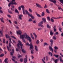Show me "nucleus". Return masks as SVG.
I'll list each match as a JSON object with an SVG mask.
<instances>
[{
  "instance_id": "nucleus-13",
  "label": "nucleus",
  "mask_w": 63,
  "mask_h": 63,
  "mask_svg": "<svg viewBox=\"0 0 63 63\" xmlns=\"http://www.w3.org/2000/svg\"><path fill=\"white\" fill-rule=\"evenodd\" d=\"M35 48L36 51H38L39 50V49L38 48V47L36 46H35Z\"/></svg>"
},
{
  "instance_id": "nucleus-39",
  "label": "nucleus",
  "mask_w": 63,
  "mask_h": 63,
  "mask_svg": "<svg viewBox=\"0 0 63 63\" xmlns=\"http://www.w3.org/2000/svg\"><path fill=\"white\" fill-rule=\"evenodd\" d=\"M45 58L46 59V60L47 61L48 60V57H47V56H46Z\"/></svg>"
},
{
  "instance_id": "nucleus-29",
  "label": "nucleus",
  "mask_w": 63,
  "mask_h": 63,
  "mask_svg": "<svg viewBox=\"0 0 63 63\" xmlns=\"http://www.w3.org/2000/svg\"><path fill=\"white\" fill-rule=\"evenodd\" d=\"M45 16V13L44 12H43L42 13V16Z\"/></svg>"
},
{
  "instance_id": "nucleus-48",
  "label": "nucleus",
  "mask_w": 63,
  "mask_h": 63,
  "mask_svg": "<svg viewBox=\"0 0 63 63\" xmlns=\"http://www.w3.org/2000/svg\"><path fill=\"white\" fill-rule=\"evenodd\" d=\"M31 17L32 19H34V18H35V17H34V16H33L32 15L31 16Z\"/></svg>"
},
{
  "instance_id": "nucleus-33",
  "label": "nucleus",
  "mask_w": 63,
  "mask_h": 63,
  "mask_svg": "<svg viewBox=\"0 0 63 63\" xmlns=\"http://www.w3.org/2000/svg\"><path fill=\"white\" fill-rule=\"evenodd\" d=\"M44 46H48V44L46 43H45L44 44Z\"/></svg>"
},
{
  "instance_id": "nucleus-44",
  "label": "nucleus",
  "mask_w": 63,
  "mask_h": 63,
  "mask_svg": "<svg viewBox=\"0 0 63 63\" xmlns=\"http://www.w3.org/2000/svg\"><path fill=\"white\" fill-rule=\"evenodd\" d=\"M31 53L32 54H33L34 53V50H32L31 51Z\"/></svg>"
},
{
  "instance_id": "nucleus-6",
  "label": "nucleus",
  "mask_w": 63,
  "mask_h": 63,
  "mask_svg": "<svg viewBox=\"0 0 63 63\" xmlns=\"http://www.w3.org/2000/svg\"><path fill=\"white\" fill-rule=\"evenodd\" d=\"M11 5H17V3L16 2H15L14 3V2L13 1H11L10 3Z\"/></svg>"
},
{
  "instance_id": "nucleus-57",
  "label": "nucleus",
  "mask_w": 63,
  "mask_h": 63,
  "mask_svg": "<svg viewBox=\"0 0 63 63\" xmlns=\"http://www.w3.org/2000/svg\"><path fill=\"white\" fill-rule=\"evenodd\" d=\"M33 23H36V20H33Z\"/></svg>"
},
{
  "instance_id": "nucleus-58",
  "label": "nucleus",
  "mask_w": 63,
  "mask_h": 63,
  "mask_svg": "<svg viewBox=\"0 0 63 63\" xmlns=\"http://www.w3.org/2000/svg\"><path fill=\"white\" fill-rule=\"evenodd\" d=\"M7 16L8 17H9L10 18L11 17V16L10 15H7Z\"/></svg>"
},
{
  "instance_id": "nucleus-17",
  "label": "nucleus",
  "mask_w": 63,
  "mask_h": 63,
  "mask_svg": "<svg viewBox=\"0 0 63 63\" xmlns=\"http://www.w3.org/2000/svg\"><path fill=\"white\" fill-rule=\"evenodd\" d=\"M9 13H10V14H13V13L9 9H8V11Z\"/></svg>"
},
{
  "instance_id": "nucleus-27",
  "label": "nucleus",
  "mask_w": 63,
  "mask_h": 63,
  "mask_svg": "<svg viewBox=\"0 0 63 63\" xmlns=\"http://www.w3.org/2000/svg\"><path fill=\"white\" fill-rule=\"evenodd\" d=\"M48 54L49 55H51V56H52V53H51V52H49Z\"/></svg>"
},
{
  "instance_id": "nucleus-26",
  "label": "nucleus",
  "mask_w": 63,
  "mask_h": 63,
  "mask_svg": "<svg viewBox=\"0 0 63 63\" xmlns=\"http://www.w3.org/2000/svg\"><path fill=\"white\" fill-rule=\"evenodd\" d=\"M15 13H18V10H17L16 9V8H15Z\"/></svg>"
},
{
  "instance_id": "nucleus-18",
  "label": "nucleus",
  "mask_w": 63,
  "mask_h": 63,
  "mask_svg": "<svg viewBox=\"0 0 63 63\" xmlns=\"http://www.w3.org/2000/svg\"><path fill=\"white\" fill-rule=\"evenodd\" d=\"M50 30L51 31L50 33V34L51 36H52V35H53V32L52 31H51V30L50 29Z\"/></svg>"
},
{
  "instance_id": "nucleus-8",
  "label": "nucleus",
  "mask_w": 63,
  "mask_h": 63,
  "mask_svg": "<svg viewBox=\"0 0 63 63\" xmlns=\"http://www.w3.org/2000/svg\"><path fill=\"white\" fill-rule=\"evenodd\" d=\"M36 5L37 6V7H38V8H41L42 9L43 8L38 3H36Z\"/></svg>"
},
{
  "instance_id": "nucleus-40",
  "label": "nucleus",
  "mask_w": 63,
  "mask_h": 63,
  "mask_svg": "<svg viewBox=\"0 0 63 63\" xmlns=\"http://www.w3.org/2000/svg\"><path fill=\"white\" fill-rule=\"evenodd\" d=\"M60 60L61 62H62V57H61V56H60Z\"/></svg>"
},
{
  "instance_id": "nucleus-4",
  "label": "nucleus",
  "mask_w": 63,
  "mask_h": 63,
  "mask_svg": "<svg viewBox=\"0 0 63 63\" xmlns=\"http://www.w3.org/2000/svg\"><path fill=\"white\" fill-rule=\"evenodd\" d=\"M16 32L17 35H21L22 33V32L19 30L17 31Z\"/></svg>"
},
{
  "instance_id": "nucleus-46",
  "label": "nucleus",
  "mask_w": 63,
  "mask_h": 63,
  "mask_svg": "<svg viewBox=\"0 0 63 63\" xmlns=\"http://www.w3.org/2000/svg\"><path fill=\"white\" fill-rule=\"evenodd\" d=\"M36 15L37 16H38V17H41V15H40L37 14V13H36Z\"/></svg>"
},
{
  "instance_id": "nucleus-30",
  "label": "nucleus",
  "mask_w": 63,
  "mask_h": 63,
  "mask_svg": "<svg viewBox=\"0 0 63 63\" xmlns=\"http://www.w3.org/2000/svg\"><path fill=\"white\" fill-rule=\"evenodd\" d=\"M53 39L54 40H56V37L55 36H53Z\"/></svg>"
},
{
  "instance_id": "nucleus-21",
  "label": "nucleus",
  "mask_w": 63,
  "mask_h": 63,
  "mask_svg": "<svg viewBox=\"0 0 63 63\" xmlns=\"http://www.w3.org/2000/svg\"><path fill=\"white\" fill-rule=\"evenodd\" d=\"M8 58L5 59L4 60V62L6 63H8Z\"/></svg>"
},
{
  "instance_id": "nucleus-9",
  "label": "nucleus",
  "mask_w": 63,
  "mask_h": 63,
  "mask_svg": "<svg viewBox=\"0 0 63 63\" xmlns=\"http://www.w3.org/2000/svg\"><path fill=\"white\" fill-rule=\"evenodd\" d=\"M49 50L50 51H52V52H53V48H52V47L51 46H50L49 47Z\"/></svg>"
},
{
  "instance_id": "nucleus-45",
  "label": "nucleus",
  "mask_w": 63,
  "mask_h": 63,
  "mask_svg": "<svg viewBox=\"0 0 63 63\" xmlns=\"http://www.w3.org/2000/svg\"><path fill=\"white\" fill-rule=\"evenodd\" d=\"M28 16H30V17H31V16L32 15V14L30 13H29V14H28Z\"/></svg>"
},
{
  "instance_id": "nucleus-64",
  "label": "nucleus",
  "mask_w": 63,
  "mask_h": 63,
  "mask_svg": "<svg viewBox=\"0 0 63 63\" xmlns=\"http://www.w3.org/2000/svg\"><path fill=\"white\" fill-rule=\"evenodd\" d=\"M33 35H34V36H36V37L37 35H36V34H35V32H34L33 33Z\"/></svg>"
},
{
  "instance_id": "nucleus-37",
  "label": "nucleus",
  "mask_w": 63,
  "mask_h": 63,
  "mask_svg": "<svg viewBox=\"0 0 63 63\" xmlns=\"http://www.w3.org/2000/svg\"><path fill=\"white\" fill-rule=\"evenodd\" d=\"M47 19L48 21H50V17H47Z\"/></svg>"
},
{
  "instance_id": "nucleus-59",
  "label": "nucleus",
  "mask_w": 63,
  "mask_h": 63,
  "mask_svg": "<svg viewBox=\"0 0 63 63\" xmlns=\"http://www.w3.org/2000/svg\"><path fill=\"white\" fill-rule=\"evenodd\" d=\"M62 8H61V7H58V9L59 10H62Z\"/></svg>"
},
{
  "instance_id": "nucleus-43",
  "label": "nucleus",
  "mask_w": 63,
  "mask_h": 63,
  "mask_svg": "<svg viewBox=\"0 0 63 63\" xmlns=\"http://www.w3.org/2000/svg\"><path fill=\"white\" fill-rule=\"evenodd\" d=\"M7 48L8 49V50L9 51H10L11 50H10V49H9V47H8V46H7Z\"/></svg>"
},
{
  "instance_id": "nucleus-25",
  "label": "nucleus",
  "mask_w": 63,
  "mask_h": 63,
  "mask_svg": "<svg viewBox=\"0 0 63 63\" xmlns=\"http://www.w3.org/2000/svg\"><path fill=\"white\" fill-rule=\"evenodd\" d=\"M25 11L27 15H28L29 14V12H28V11H27V10H25Z\"/></svg>"
},
{
  "instance_id": "nucleus-35",
  "label": "nucleus",
  "mask_w": 63,
  "mask_h": 63,
  "mask_svg": "<svg viewBox=\"0 0 63 63\" xmlns=\"http://www.w3.org/2000/svg\"><path fill=\"white\" fill-rule=\"evenodd\" d=\"M46 11L47 13H48V14H49L50 13H49V11H48V9H47L46 10Z\"/></svg>"
},
{
  "instance_id": "nucleus-24",
  "label": "nucleus",
  "mask_w": 63,
  "mask_h": 63,
  "mask_svg": "<svg viewBox=\"0 0 63 63\" xmlns=\"http://www.w3.org/2000/svg\"><path fill=\"white\" fill-rule=\"evenodd\" d=\"M0 20L1 22H2L3 23H4V19H3V18L2 17L1 19H0Z\"/></svg>"
},
{
  "instance_id": "nucleus-49",
  "label": "nucleus",
  "mask_w": 63,
  "mask_h": 63,
  "mask_svg": "<svg viewBox=\"0 0 63 63\" xmlns=\"http://www.w3.org/2000/svg\"><path fill=\"white\" fill-rule=\"evenodd\" d=\"M4 55V54H2L0 55V57H3Z\"/></svg>"
},
{
  "instance_id": "nucleus-10",
  "label": "nucleus",
  "mask_w": 63,
  "mask_h": 63,
  "mask_svg": "<svg viewBox=\"0 0 63 63\" xmlns=\"http://www.w3.org/2000/svg\"><path fill=\"white\" fill-rule=\"evenodd\" d=\"M3 32V30L0 31V33L1 34V35L0 34V37H1L3 36V34L2 33Z\"/></svg>"
},
{
  "instance_id": "nucleus-28",
  "label": "nucleus",
  "mask_w": 63,
  "mask_h": 63,
  "mask_svg": "<svg viewBox=\"0 0 63 63\" xmlns=\"http://www.w3.org/2000/svg\"><path fill=\"white\" fill-rule=\"evenodd\" d=\"M36 43L37 45H38L39 43V40H37V41H36Z\"/></svg>"
},
{
  "instance_id": "nucleus-15",
  "label": "nucleus",
  "mask_w": 63,
  "mask_h": 63,
  "mask_svg": "<svg viewBox=\"0 0 63 63\" xmlns=\"http://www.w3.org/2000/svg\"><path fill=\"white\" fill-rule=\"evenodd\" d=\"M30 35L32 39L33 40H34V36H33V35L32 33H30Z\"/></svg>"
},
{
  "instance_id": "nucleus-20",
  "label": "nucleus",
  "mask_w": 63,
  "mask_h": 63,
  "mask_svg": "<svg viewBox=\"0 0 63 63\" xmlns=\"http://www.w3.org/2000/svg\"><path fill=\"white\" fill-rule=\"evenodd\" d=\"M55 57H56V58H58V57H59V55H55V54H54L53 55Z\"/></svg>"
},
{
  "instance_id": "nucleus-51",
  "label": "nucleus",
  "mask_w": 63,
  "mask_h": 63,
  "mask_svg": "<svg viewBox=\"0 0 63 63\" xmlns=\"http://www.w3.org/2000/svg\"><path fill=\"white\" fill-rule=\"evenodd\" d=\"M63 18V17L59 16V17H57V19H60V18Z\"/></svg>"
},
{
  "instance_id": "nucleus-23",
  "label": "nucleus",
  "mask_w": 63,
  "mask_h": 63,
  "mask_svg": "<svg viewBox=\"0 0 63 63\" xmlns=\"http://www.w3.org/2000/svg\"><path fill=\"white\" fill-rule=\"evenodd\" d=\"M22 51L23 53H25L26 52V51L24 49H22Z\"/></svg>"
},
{
  "instance_id": "nucleus-1",
  "label": "nucleus",
  "mask_w": 63,
  "mask_h": 63,
  "mask_svg": "<svg viewBox=\"0 0 63 63\" xmlns=\"http://www.w3.org/2000/svg\"><path fill=\"white\" fill-rule=\"evenodd\" d=\"M27 34L25 32L23 34L20 35V39H23L24 38L25 39H27Z\"/></svg>"
},
{
  "instance_id": "nucleus-32",
  "label": "nucleus",
  "mask_w": 63,
  "mask_h": 63,
  "mask_svg": "<svg viewBox=\"0 0 63 63\" xmlns=\"http://www.w3.org/2000/svg\"><path fill=\"white\" fill-rule=\"evenodd\" d=\"M28 21H29L30 22L32 21V19L31 18H30L28 20Z\"/></svg>"
},
{
  "instance_id": "nucleus-42",
  "label": "nucleus",
  "mask_w": 63,
  "mask_h": 63,
  "mask_svg": "<svg viewBox=\"0 0 63 63\" xmlns=\"http://www.w3.org/2000/svg\"><path fill=\"white\" fill-rule=\"evenodd\" d=\"M52 2L53 3H56V1L55 0H53V1H52Z\"/></svg>"
},
{
  "instance_id": "nucleus-50",
  "label": "nucleus",
  "mask_w": 63,
  "mask_h": 63,
  "mask_svg": "<svg viewBox=\"0 0 63 63\" xmlns=\"http://www.w3.org/2000/svg\"><path fill=\"white\" fill-rule=\"evenodd\" d=\"M51 22H54V20L52 18H51Z\"/></svg>"
},
{
  "instance_id": "nucleus-7",
  "label": "nucleus",
  "mask_w": 63,
  "mask_h": 63,
  "mask_svg": "<svg viewBox=\"0 0 63 63\" xmlns=\"http://www.w3.org/2000/svg\"><path fill=\"white\" fill-rule=\"evenodd\" d=\"M12 8H11V10L12 11H15V6L14 5L11 6Z\"/></svg>"
},
{
  "instance_id": "nucleus-22",
  "label": "nucleus",
  "mask_w": 63,
  "mask_h": 63,
  "mask_svg": "<svg viewBox=\"0 0 63 63\" xmlns=\"http://www.w3.org/2000/svg\"><path fill=\"white\" fill-rule=\"evenodd\" d=\"M20 7L22 8V10H23V9H24V6H23V5H22L21 6H20Z\"/></svg>"
},
{
  "instance_id": "nucleus-2",
  "label": "nucleus",
  "mask_w": 63,
  "mask_h": 63,
  "mask_svg": "<svg viewBox=\"0 0 63 63\" xmlns=\"http://www.w3.org/2000/svg\"><path fill=\"white\" fill-rule=\"evenodd\" d=\"M18 41L19 43L17 44L18 47V48H20V46H19L20 45L21 48V49H22V46H23V45L22 44L21 42V41H20V40H18Z\"/></svg>"
},
{
  "instance_id": "nucleus-5",
  "label": "nucleus",
  "mask_w": 63,
  "mask_h": 63,
  "mask_svg": "<svg viewBox=\"0 0 63 63\" xmlns=\"http://www.w3.org/2000/svg\"><path fill=\"white\" fill-rule=\"evenodd\" d=\"M5 36L6 38H8L10 40V43H12V42L11 41V38H10V36H9V35H8V34H6V35Z\"/></svg>"
},
{
  "instance_id": "nucleus-61",
  "label": "nucleus",
  "mask_w": 63,
  "mask_h": 63,
  "mask_svg": "<svg viewBox=\"0 0 63 63\" xmlns=\"http://www.w3.org/2000/svg\"><path fill=\"white\" fill-rule=\"evenodd\" d=\"M43 22H44L43 21H41L40 22V23L41 24H43Z\"/></svg>"
},
{
  "instance_id": "nucleus-52",
  "label": "nucleus",
  "mask_w": 63,
  "mask_h": 63,
  "mask_svg": "<svg viewBox=\"0 0 63 63\" xmlns=\"http://www.w3.org/2000/svg\"><path fill=\"white\" fill-rule=\"evenodd\" d=\"M54 48L55 49H58V47H57L56 46H55L54 47Z\"/></svg>"
},
{
  "instance_id": "nucleus-14",
  "label": "nucleus",
  "mask_w": 63,
  "mask_h": 63,
  "mask_svg": "<svg viewBox=\"0 0 63 63\" xmlns=\"http://www.w3.org/2000/svg\"><path fill=\"white\" fill-rule=\"evenodd\" d=\"M22 16H23L22 15H21L19 16V19H20V20H21L22 19L21 17Z\"/></svg>"
},
{
  "instance_id": "nucleus-34",
  "label": "nucleus",
  "mask_w": 63,
  "mask_h": 63,
  "mask_svg": "<svg viewBox=\"0 0 63 63\" xmlns=\"http://www.w3.org/2000/svg\"><path fill=\"white\" fill-rule=\"evenodd\" d=\"M24 62L25 63H26V62H27V59H26V58H24Z\"/></svg>"
},
{
  "instance_id": "nucleus-38",
  "label": "nucleus",
  "mask_w": 63,
  "mask_h": 63,
  "mask_svg": "<svg viewBox=\"0 0 63 63\" xmlns=\"http://www.w3.org/2000/svg\"><path fill=\"white\" fill-rule=\"evenodd\" d=\"M18 58H19L20 57H22L21 56V55L19 54H18Z\"/></svg>"
},
{
  "instance_id": "nucleus-11",
  "label": "nucleus",
  "mask_w": 63,
  "mask_h": 63,
  "mask_svg": "<svg viewBox=\"0 0 63 63\" xmlns=\"http://www.w3.org/2000/svg\"><path fill=\"white\" fill-rule=\"evenodd\" d=\"M27 38L26 39H29V42H31V38L30 37H29V36L28 35L27 36Z\"/></svg>"
},
{
  "instance_id": "nucleus-63",
  "label": "nucleus",
  "mask_w": 63,
  "mask_h": 63,
  "mask_svg": "<svg viewBox=\"0 0 63 63\" xmlns=\"http://www.w3.org/2000/svg\"><path fill=\"white\" fill-rule=\"evenodd\" d=\"M0 13H1V14L3 13V11L1 10H0Z\"/></svg>"
},
{
  "instance_id": "nucleus-3",
  "label": "nucleus",
  "mask_w": 63,
  "mask_h": 63,
  "mask_svg": "<svg viewBox=\"0 0 63 63\" xmlns=\"http://www.w3.org/2000/svg\"><path fill=\"white\" fill-rule=\"evenodd\" d=\"M26 46H29L30 47V49L31 50L33 48V46L32 45V42H30V44L28 43H27L26 44Z\"/></svg>"
},
{
  "instance_id": "nucleus-54",
  "label": "nucleus",
  "mask_w": 63,
  "mask_h": 63,
  "mask_svg": "<svg viewBox=\"0 0 63 63\" xmlns=\"http://www.w3.org/2000/svg\"><path fill=\"white\" fill-rule=\"evenodd\" d=\"M62 29V28H60L59 29V30L61 32H62V31H61V30Z\"/></svg>"
},
{
  "instance_id": "nucleus-41",
  "label": "nucleus",
  "mask_w": 63,
  "mask_h": 63,
  "mask_svg": "<svg viewBox=\"0 0 63 63\" xmlns=\"http://www.w3.org/2000/svg\"><path fill=\"white\" fill-rule=\"evenodd\" d=\"M25 10L23 9L22 11H23V14H24V15H25V12H24V11H25Z\"/></svg>"
},
{
  "instance_id": "nucleus-16",
  "label": "nucleus",
  "mask_w": 63,
  "mask_h": 63,
  "mask_svg": "<svg viewBox=\"0 0 63 63\" xmlns=\"http://www.w3.org/2000/svg\"><path fill=\"white\" fill-rule=\"evenodd\" d=\"M42 20L43 21L44 23H46V19L44 18H42Z\"/></svg>"
},
{
  "instance_id": "nucleus-62",
  "label": "nucleus",
  "mask_w": 63,
  "mask_h": 63,
  "mask_svg": "<svg viewBox=\"0 0 63 63\" xmlns=\"http://www.w3.org/2000/svg\"><path fill=\"white\" fill-rule=\"evenodd\" d=\"M14 23L16 24H17V22L16 21H14Z\"/></svg>"
},
{
  "instance_id": "nucleus-53",
  "label": "nucleus",
  "mask_w": 63,
  "mask_h": 63,
  "mask_svg": "<svg viewBox=\"0 0 63 63\" xmlns=\"http://www.w3.org/2000/svg\"><path fill=\"white\" fill-rule=\"evenodd\" d=\"M11 37H12V38H14V39H15L16 40V38L15 37L13 36H11Z\"/></svg>"
},
{
  "instance_id": "nucleus-60",
  "label": "nucleus",
  "mask_w": 63,
  "mask_h": 63,
  "mask_svg": "<svg viewBox=\"0 0 63 63\" xmlns=\"http://www.w3.org/2000/svg\"><path fill=\"white\" fill-rule=\"evenodd\" d=\"M41 23H38V26H41Z\"/></svg>"
},
{
  "instance_id": "nucleus-12",
  "label": "nucleus",
  "mask_w": 63,
  "mask_h": 63,
  "mask_svg": "<svg viewBox=\"0 0 63 63\" xmlns=\"http://www.w3.org/2000/svg\"><path fill=\"white\" fill-rule=\"evenodd\" d=\"M14 49H13L12 51V52H10L11 55L13 56V54H14Z\"/></svg>"
},
{
  "instance_id": "nucleus-55",
  "label": "nucleus",
  "mask_w": 63,
  "mask_h": 63,
  "mask_svg": "<svg viewBox=\"0 0 63 63\" xmlns=\"http://www.w3.org/2000/svg\"><path fill=\"white\" fill-rule=\"evenodd\" d=\"M23 59L22 58H21L20 59V62H22L23 61Z\"/></svg>"
},
{
  "instance_id": "nucleus-36",
  "label": "nucleus",
  "mask_w": 63,
  "mask_h": 63,
  "mask_svg": "<svg viewBox=\"0 0 63 63\" xmlns=\"http://www.w3.org/2000/svg\"><path fill=\"white\" fill-rule=\"evenodd\" d=\"M29 12H30V13H32V9H31V8H29Z\"/></svg>"
},
{
  "instance_id": "nucleus-56",
  "label": "nucleus",
  "mask_w": 63,
  "mask_h": 63,
  "mask_svg": "<svg viewBox=\"0 0 63 63\" xmlns=\"http://www.w3.org/2000/svg\"><path fill=\"white\" fill-rule=\"evenodd\" d=\"M50 42H51V43H53V41L52 39H51L50 41Z\"/></svg>"
},
{
  "instance_id": "nucleus-31",
  "label": "nucleus",
  "mask_w": 63,
  "mask_h": 63,
  "mask_svg": "<svg viewBox=\"0 0 63 63\" xmlns=\"http://www.w3.org/2000/svg\"><path fill=\"white\" fill-rule=\"evenodd\" d=\"M58 61V59H56L55 60L54 62L55 63H57V62Z\"/></svg>"
},
{
  "instance_id": "nucleus-47",
  "label": "nucleus",
  "mask_w": 63,
  "mask_h": 63,
  "mask_svg": "<svg viewBox=\"0 0 63 63\" xmlns=\"http://www.w3.org/2000/svg\"><path fill=\"white\" fill-rule=\"evenodd\" d=\"M43 29L41 28H40L38 29V31L40 30H42Z\"/></svg>"
},
{
  "instance_id": "nucleus-19",
  "label": "nucleus",
  "mask_w": 63,
  "mask_h": 63,
  "mask_svg": "<svg viewBox=\"0 0 63 63\" xmlns=\"http://www.w3.org/2000/svg\"><path fill=\"white\" fill-rule=\"evenodd\" d=\"M47 28H49V29L51 28V27L48 24H47Z\"/></svg>"
}]
</instances>
